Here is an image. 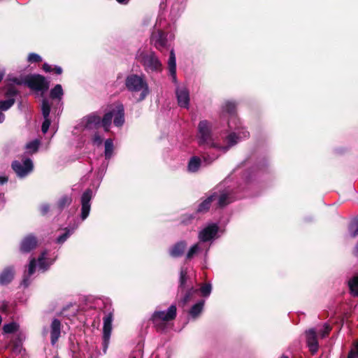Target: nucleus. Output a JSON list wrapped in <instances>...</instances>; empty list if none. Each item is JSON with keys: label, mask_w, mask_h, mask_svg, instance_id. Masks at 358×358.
Instances as JSON below:
<instances>
[{"label": "nucleus", "mask_w": 358, "mask_h": 358, "mask_svg": "<svg viewBox=\"0 0 358 358\" xmlns=\"http://www.w3.org/2000/svg\"><path fill=\"white\" fill-rule=\"evenodd\" d=\"M112 122V115L106 113L101 118L96 113H92L83 117L76 125L75 129L78 132H100L107 133L110 131Z\"/></svg>", "instance_id": "nucleus-1"}, {"label": "nucleus", "mask_w": 358, "mask_h": 358, "mask_svg": "<svg viewBox=\"0 0 358 358\" xmlns=\"http://www.w3.org/2000/svg\"><path fill=\"white\" fill-rule=\"evenodd\" d=\"M198 143L205 148H215L226 152L231 147L238 143L239 136H198Z\"/></svg>", "instance_id": "nucleus-2"}, {"label": "nucleus", "mask_w": 358, "mask_h": 358, "mask_svg": "<svg viewBox=\"0 0 358 358\" xmlns=\"http://www.w3.org/2000/svg\"><path fill=\"white\" fill-rule=\"evenodd\" d=\"M125 87L134 95L138 94L137 101H142L149 95L150 90L143 75L131 73L125 79Z\"/></svg>", "instance_id": "nucleus-3"}, {"label": "nucleus", "mask_w": 358, "mask_h": 358, "mask_svg": "<svg viewBox=\"0 0 358 358\" xmlns=\"http://www.w3.org/2000/svg\"><path fill=\"white\" fill-rule=\"evenodd\" d=\"M236 103L234 101H225L221 108V118L229 116L228 134H244L245 131L239 118L236 116Z\"/></svg>", "instance_id": "nucleus-4"}, {"label": "nucleus", "mask_w": 358, "mask_h": 358, "mask_svg": "<svg viewBox=\"0 0 358 358\" xmlns=\"http://www.w3.org/2000/svg\"><path fill=\"white\" fill-rule=\"evenodd\" d=\"M215 201H217V204L220 207H224L228 203L232 202L233 198L231 196L228 191L224 192L220 194H217L215 192L199 205L196 213H206L209 209L211 203Z\"/></svg>", "instance_id": "nucleus-5"}, {"label": "nucleus", "mask_w": 358, "mask_h": 358, "mask_svg": "<svg viewBox=\"0 0 358 358\" xmlns=\"http://www.w3.org/2000/svg\"><path fill=\"white\" fill-rule=\"evenodd\" d=\"M144 70L148 73H161L163 70V65L158 57L152 52L150 53H141L138 55Z\"/></svg>", "instance_id": "nucleus-6"}, {"label": "nucleus", "mask_w": 358, "mask_h": 358, "mask_svg": "<svg viewBox=\"0 0 358 358\" xmlns=\"http://www.w3.org/2000/svg\"><path fill=\"white\" fill-rule=\"evenodd\" d=\"M176 316V307L171 305L167 310H156L152 315V320L158 329L164 328V323L173 320Z\"/></svg>", "instance_id": "nucleus-7"}, {"label": "nucleus", "mask_w": 358, "mask_h": 358, "mask_svg": "<svg viewBox=\"0 0 358 358\" xmlns=\"http://www.w3.org/2000/svg\"><path fill=\"white\" fill-rule=\"evenodd\" d=\"M12 169L19 178H24L32 172L34 164L29 157H23L20 160H15L12 163Z\"/></svg>", "instance_id": "nucleus-8"}, {"label": "nucleus", "mask_w": 358, "mask_h": 358, "mask_svg": "<svg viewBox=\"0 0 358 358\" xmlns=\"http://www.w3.org/2000/svg\"><path fill=\"white\" fill-rule=\"evenodd\" d=\"M172 34H168L159 29L155 28L151 37V43L159 50L162 51L169 46V41L172 40Z\"/></svg>", "instance_id": "nucleus-9"}, {"label": "nucleus", "mask_w": 358, "mask_h": 358, "mask_svg": "<svg viewBox=\"0 0 358 358\" xmlns=\"http://www.w3.org/2000/svg\"><path fill=\"white\" fill-rule=\"evenodd\" d=\"M27 86L31 90L41 92H46L49 87V81L40 74L27 76Z\"/></svg>", "instance_id": "nucleus-10"}, {"label": "nucleus", "mask_w": 358, "mask_h": 358, "mask_svg": "<svg viewBox=\"0 0 358 358\" xmlns=\"http://www.w3.org/2000/svg\"><path fill=\"white\" fill-rule=\"evenodd\" d=\"M220 228L216 223H208L202 228L198 234L199 240L201 243L205 244L206 242H210L217 238L219 236Z\"/></svg>", "instance_id": "nucleus-11"}, {"label": "nucleus", "mask_w": 358, "mask_h": 358, "mask_svg": "<svg viewBox=\"0 0 358 358\" xmlns=\"http://www.w3.org/2000/svg\"><path fill=\"white\" fill-rule=\"evenodd\" d=\"M107 113H110L112 118L114 117L113 123L116 127H119L123 125L124 122V110L122 103H114Z\"/></svg>", "instance_id": "nucleus-12"}, {"label": "nucleus", "mask_w": 358, "mask_h": 358, "mask_svg": "<svg viewBox=\"0 0 358 358\" xmlns=\"http://www.w3.org/2000/svg\"><path fill=\"white\" fill-rule=\"evenodd\" d=\"M103 326V351L106 352L110 341V338L112 331V322L113 315L111 313H108L104 316Z\"/></svg>", "instance_id": "nucleus-13"}, {"label": "nucleus", "mask_w": 358, "mask_h": 358, "mask_svg": "<svg viewBox=\"0 0 358 358\" xmlns=\"http://www.w3.org/2000/svg\"><path fill=\"white\" fill-rule=\"evenodd\" d=\"M92 191L90 189H87L82 194L80 214V218L82 221H84L85 219H87L90 214L91 209L90 201L92 198Z\"/></svg>", "instance_id": "nucleus-14"}, {"label": "nucleus", "mask_w": 358, "mask_h": 358, "mask_svg": "<svg viewBox=\"0 0 358 358\" xmlns=\"http://www.w3.org/2000/svg\"><path fill=\"white\" fill-rule=\"evenodd\" d=\"M178 103L180 107L188 108L189 106V92L185 86H178L176 90Z\"/></svg>", "instance_id": "nucleus-15"}, {"label": "nucleus", "mask_w": 358, "mask_h": 358, "mask_svg": "<svg viewBox=\"0 0 358 358\" xmlns=\"http://www.w3.org/2000/svg\"><path fill=\"white\" fill-rule=\"evenodd\" d=\"M38 241L36 236L32 234L26 236L20 242V250L22 253H28L37 245Z\"/></svg>", "instance_id": "nucleus-16"}, {"label": "nucleus", "mask_w": 358, "mask_h": 358, "mask_svg": "<svg viewBox=\"0 0 358 358\" xmlns=\"http://www.w3.org/2000/svg\"><path fill=\"white\" fill-rule=\"evenodd\" d=\"M50 108L51 103L50 101L46 99H43L41 106L42 113L44 117V121L41 127V130L43 134L47 133L50 127V121L49 120V115L50 113Z\"/></svg>", "instance_id": "nucleus-17"}, {"label": "nucleus", "mask_w": 358, "mask_h": 358, "mask_svg": "<svg viewBox=\"0 0 358 358\" xmlns=\"http://www.w3.org/2000/svg\"><path fill=\"white\" fill-rule=\"evenodd\" d=\"M216 157H217V156L213 157L209 161L207 159L204 158L203 163H205V165L209 164L213 160H215V159ZM202 164H203V162L201 161V159L199 157H192L189 159V163H188V166H187L188 171L192 172V173L196 172L199 170V169L202 166Z\"/></svg>", "instance_id": "nucleus-18"}, {"label": "nucleus", "mask_w": 358, "mask_h": 358, "mask_svg": "<svg viewBox=\"0 0 358 358\" xmlns=\"http://www.w3.org/2000/svg\"><path fill=\"white\" fill-rule=\"evenodd\" d=\"M218 129V125L216 122L208 121L206 120L199 122L198 125V130L199 134H210L215 132Z\"/></svg>", "instance_id": "nucleus-19"}, {"label": "nucleus", "mask_w": 358, "mask_h": 358, "mask_svg": "<svg viewBox=\"0 0 358 358\" xmlns=\"http://www.w3.org/2000/svg\"><path fill=\"white\" fill-rule=\"evenodd\" d=\"M209 250V246H206L205 244L199 241L198 243L193 245L187 251L186 255V258L187 259H191L195 255L199 254L200 252L204 251L205 256L207 255L208 251Z\"/></svg>", "instance_id": "nucleus-20"}, {"label": "nucleus", "mask_w": 358, "mask_h": 358, "mask_svg": "<svg viewBox=\"0 0 358 358\" xmlns=\"http://www.w3.org/2000/svg\"><path fill=\"white\" fill-rule=\"evenodd\" d=\"M61 322L57 319H54L50 324V341L54 345L58 341L61 334Z\"/></svg>", "instance_id": "nucleus-21"}, {"label": "nucleus", "mask_w": 358, "mask_h": 358, "mask_svg": "<svg viewBox=\"0 0 358 358\" xmlns=\"http://www.w3.org/2000/svg\"><path fill=\"white\" fill-rule=\"evenodd\" d=\"M169 74L171 77L172 81L177 83L176 77V59L173 49L170 51L169 58L167 62Z\"/></svg>", "instance_id": "nucleus-22"}, {"label": "nucleus", "mask_w": 358, "mask_h": 358, "mask_svg": "<svg viewBox=\"0 0 358 358\" xmlns=\"http://www.w3.org/2000/svg\"><path fill=\"white\" fill-rule=\"evenodd\" d=\"M306 341L311 352L315 353L318 350V343L316 331L314 329H309L306 331Z\"/></svg>", "instance_id": "nucleus-23"}, {"label": "nucleus", "mask_w": 358, "mask_h": 358, "mask_svg": "<svg viewBox=\"0 0 358 358\" xmlns=\"http://www.w3.org/2000/svg\"><path fill=\"white\" fill-rule=\"evenodd\" d=\"M186 247L187 243L185 241H179L169 248V255L174 258L181 257L183 255Z\"/></svg>", "instance_id": "nucleus-24"}, {"label": "nucleus", "mask_w": 358, "mask_h": 358, "mask_svg": "<svg viewBox=\"0 0 358 358\" xmlns=\"http://www.w3.org/2000/svg\"><path fill=\"white\" fill-rule=\"evenodd\" d=\"M48 252L43 251L38 259V268L40 271H46L51 264H53L55 259H49L48 258Z\"/></svg>", "instance_id": "nucleus-25"}, {"label": "nucleus", "mask_w": 358, "mask_h": 358, "mask_svg": "<svg viewBox=\"0 0 358 358\" xmlns=\"http://www.w3.org/2000/svg\"><path fill=\"white\" fill-rule=\"evenodd\" d=\"M36 268V262L35 259H31L30 260L29 266H28V271L27 273H24L23 280L22 282V284L24 287H27L30 284V279L29 278L35 273Z\"/></svg>", "instance_id": "nucleus-26"}, {"label": "nucleus", "mask_w": 358, "mask_h": 358, "mask_svg": "<svg viewBox=\"0 0 358 358\" xmlns=\"http://www.w3.org/2000/svg\"><path fill=\"white\" fill-rule=\"evenodd\" d=\"M14 269L13 267L6 268L0 274V284L2 285L8 284L13 278Z\"/></svg>", "instance_id": "nucleus-27"}, {"label": "nucleus", "mask_w": 358, "mask_h": 358, "mask_svg": "<svg viewBox=\"0 0 358 358\" xmlns=\"http://www.w3.org/2000/svg\"><path fill=\"white\" fill-rule=\"evenodd\" d=\"M64 95V91L61 85H56L50 92V96L52 99H57L58 101V103L61 106L62 105V99Z\"/></svg>", "instance_id": "nucleus-28"}, {"label": "nucleus", "mask_w": 358, "mask_h": 358, "mask_svg": "<svg viewBox=\"0 0 358 358\" xmlns=\"http://www.w3.org/2000/svg\"><path fill=\"white\" fill-rule=\"evenodd\" d=\"M80 224V222H77L76 224H74L73 227L66 228V231L57 238V243L59 244H62L64 243L67 238L73 233L74 230L78 227Z\"/></svg>", "instance_id": "nucleus-29"}, {"label": "nucleus", "mask_w": 358, "mask_h": 358, "mask_svg": "<svg viewBox=\"0 0 358 358\" xmlns=\"http://www.w3.org/2000/svg\"><path fill=\"white\" fill-rule=\"evenodd\" d=\"M41 143V140L38 139H34L27 143L24 148L26 154L32 155L36 153Z\"/></svg>", "instance_id": "nucleus-30"}, {"label": "nucleus", "mask_w": 358, "mask_h": 358, "mask_svg": "<svg viewBox=\"0 0 358 358\" xmlns=\"http://www.w3.org/2000/svg\"><path fill=\"white\" fill-rule=\"evenodd\" d=\"M114 143L111 138H108L104 142V155L106 159H110L113 155L114 152Z\"/></svg>", "instance_id": "nucleus-31"}, {"label": "nucleus", "mask_w": 358, "mask_h": 358, "mask_svg": "<svg viewBox=\"0 0 358 358\" xmlns=\"http://www.w3.org/2000/svg\"><path fill=\"white\" fill-rule=\"evenodd\" d=\"M14 104L13 99L4 100L0 101V123L3 122L5 120L3 111L8 110Z\"/></svg>", "instance_id": "nucleus-32"}, {"label": "nucleus", "mask_w": 358, "mask_h": 358, "mask_svg": "<svg viewBox=\"0 0 358 358\" xmlns=\"http://www.w3.org/2000/svg\"><path fill=\"white\" fill-rule=\"evenodd\" d=\"M203 305L204 301H200L194 304L189 310V316L193 319H196L202 312Z\"/></svg>", "instance_id": "nucleus-33"}, {"label": "nucleus", "mask_w": 358, "mask_h": 358, "mask_svg": "<svg viewBox=\"0 0 358 358\" xmlns=\"http://www.w3.org/2000/svg\"><path fill=\"white\" fill-rule=\"evenodd\" d=\"M350 293L353 296H358V275L354 276L348 281Z\"/></svg>", "instance_id": "nucleus-34"}, {"label": "nucleus", "mask_w": 358, "mask_h": 358, "mask_svg": "<svg viewBox=\"0 0 358 358\" xmlns=\"http://www.w3.org/2000/svg\"><path fill=\"white\" fill-rule=\"evenodd\" d=\"M18 92L15 86L9 85L5 88V96L7 98L6 100L13 99L15 101V97L17 96Z\"/></svg>", "instance_id": "nucleus-35"}, {"label": "nucleus", "mask_w": 358, "mask_h": 358, "mask_svg": "<svg viewBox=\"0 0 358 358\" xmlns=\"http://www.w3.org/2000/svg\"><path fill=\"white\" fill-rule=\"evenodd\" d=\"M71 202L72 198L71 196L64 195L57 201V206L60 210H62L64 208L69 206Z\"/></svg>", "instance_id": "nucleus-36"}, {"label": "nucleus", "mask_w": 358, "mask_h": 358, "mask_svg": "<svg viewBox=\"0 0 358 358\" xmlns=\"http://www.w3.org/2000/svg\"><path fill=\"white\" fill-rule=\"evenodd\" d=\"M171 351L167 348H160L157 349L156 358H170Z\"/></svg>", "instance_id": "nucleus-37"}, {"label": "nucleus", "mask_w": 358, "mask_h": 358, "mask_svg": "<svg viewBox=\"0 0 358 358\" xmlns=\"http://www.w3.org/2000/svg\"><path fill=\"white\" fill-rule=\"evenodd\" d=\"M349 231L350 236L353 238L358 236V219L352 222L349 227Z\"/></svg>", "instance_id": "nucleus-38"}, {"label": "nucleus", "mask_w": 358, "mask_h": 358, "mask_svg": "<svg viewBox=\"0 0 358 358\" xmlns=\"http://www.w3.org/2000/svg\"><path fill=\"white\" fill-rule=\"evenodd\" d=\"M187 271L186 268L182 267L180 272V291L183 292V286L186 282Z\"/></svg>", "instance_id": "nucleus-39"}, {"label": "nucleus", "mask_w": 358, "mask_h": 358, "mask_svg": "<svg viewBox=\"0 0 358 358\" xmlns=\"http://www.w3.org/2000/svg\"><path fill=\"white\" fill-rule=\"evenodd\" d=\"M348 358H358V340L353 343Z\"/></svg>", "instance_id": "nucleus-40"}, {"label": "nucleus", "mask_w": 358, "mask_h": 358, "mask_svg": "<svg viewBox=\"0 0 358 358\" xmlns=\"http://www.w3.org/2000/svg\"><path fill=\"white\" fill-rule=\"evenodd\" d=\"M17 329H18V325L15 322H12V323L5 324L3 326V330L6 334H10V333L16 331L17 330Z\"/></svg>", "instance_id": "nucleus-41"}, {"label": "nucleus", "mask_w": 358, "mask_h": 358, "mask_svg": "<svg viewBox=\"0 0 358 358\" xmlns=\"http://www.w3.org/2000/svg\"><path fill=\"white\" fill-rule=\"evenodd\" d=\"M212 290V286L210 283L203 285L200 288L201 294L204 296H208Z\"/></svg>", "instance_id": "nucleus-42"}, {"label": "nucleus", "mask_w": 358, "mask_h": 358, "mask_svg": "<svg viewBox=\"0 0 358 358\" xmlns=\"http://www.w3.org/2000/svg\"><path fill=\"white\" fill-rule=\"evenodd\" d=\"M331 330V327L327 324H324L322 328L319 331V334L321 338H325L329 334Z\"/></svg>", "instance_id": "nucleus-43"}, {"label": "nucleus", "mask_w": 358, "mask_h": 358, "mask_svg": "<svg viewBox=\"0 0 358 358\" xmlns=\"http://www.w3.org/2000/svg\"><path fill=\"white\" fill-rule=\"evenodd\" d=\"M27 59L30 63H38L42 61L41 57L36 53H30Z\"/></svg>", "instance_id": "nucleus-44"}, {"label": "nucleus", "mask_w": 358, "mask_h": 358, "mask_svg": "<svg viewBox=\"0 0 358 358\" xmlns=\"http://www.w3.org/2000/svg\"><path fill=\"white\" fill-rule=\"evenodd\" d=\"M10 81L15 85H27V76L20 77V78H13L10 79Z\"/></svg>", "instance_id": "nucleus-45"}, {"label": "nucleus", "mask_w": 358, "mask_h": 358, "mask_svg": "<svg viewBox=\"0 0 358 358\" xmlns=\"http://www.w3.org/2000/svg\"><path fill=\"white\" fill-rule=\"evenodd\" d=\"M196 292H197L196 289H190L189 290H188L187 292V293L185 294V296L183 297V299L181 300L182 303L183 304H185L186 303H187L190 300L191 296L194 293H196Z\"/></svg>", "instance_id": "nucleus-46"}, {"label": "nucleus", "mask_w": 358, "mask_h": 358, "mask_svg": "<svg viewBox=\"0 0 358 358\" xmlns=\"http://www.w3.org/2000/svg\"><path fill=\"white\" fill-rule=\"evenodd\" d=\"M107 166H108V163H103V164L101 165V166L99 168V171H98V174L99 176H100L101 178H103L106 171V169H107Z\"/></svg>", "instance_id": "nucleus-47"}, {"label": "nucleus", "mask_w": 358, "mask_h": 358, "mask_svg": "<svg viewBox=\"0 0 358 358\" xmlns=\"http://www.w3.org/2000/svg\"><path fill=\"white\" fill-rule=\"evenodd\" d=\"M50 210V206L47 203H43L40 207V211L42 215H45Z\"/></svg>", "instance_id": "nucleus-48"}, {"label": "nucleus", "mask_w": 358, "mask_h": 358, "mask_svg": "<svg viewBox=\"0 0 358 358\" xmlns=\"http://www.w3.org/2000/svg\"><path fill=\"white\" fill-rule=\"evenodd\" d=\"M43 69L45 71V72H51L52 71V69L51 67V66H50L47 63H45L43 64Z\"/></svg>", "instance_id": "nucleus-49"}, {"label": "nucleus", "mask_w": 358, "mask_h": 358, "mask_svg": "<svg viewBox=\"0 0 358 358\" xmlns=\"http://www.w3.org/2000/svg\"><path fill=\"white\" fill-rule=\"evenodd\" d=\"M93 142L94 144H96L98 145H100L101 143V136H94Z\"/></svg>", "instance_id": "nucleus-50"}, {"label": "nucleus", "mask_w": 358, "mask_h": 358, "mask_svg": "<svg viewBox=\"0 0 358 358\" xmlns=\"http://www.w3.org/2000/svg\"><path fill=\"white\" fill-rule=\"evenodd\" d=\"M8 180V178L6 176H0V185H2L6 183Z\"/></svg>", "instance_id": "nucleus-51"}, {"label": "nucleus", "mask_w": 358, "mask_h": 358, "mask_svg": "<svg viewBox=\"0 0 358 358\" xmlns=\"http://www.w3.org/2000/svg\"><path fill=\"white\" fill-rule=\"evenodd\" d=\"M55 71L57 74H61L62 73V69L59 66H56Z\"/></svg>", "instance_id": "nucleus-52"}, {"label": "nucleus", "mask_w": 358, "mask_h": 358, "mask_svg": "<svg viewBox=\"0 0 358 358\" xmlns=\"http://www.w3.org/2000/svg\"><path fill=\"white\" fill-rule=\"evenodd\" d=\"M119 3L121 4H127L130 0H116Z\"/></svg>", "instance_id": "nucleus-53"}, {"label": "nucleus", "mask_w": 358, "mask_h": 358, "mask_svg": "<svg viewBox=\"0 0 358 358\" xmlns=\"http://www.w3.org/2000/svg\"><path fill=\"white\" fill-rule=\"evenodd\" d=\"M3 74L0 73V82L1 81V80L3 79Z\"/></svg>", "instance_id": "nucleus-54"}, {"label": "nucleus", "mask_w": 358, "mask_h": 358, "mask_svg": "<svg viewBox=\"0 0 358 358\" xmlns=\"http://www.w3.org/2000/svg\"><path fill=\"white\" fill-rule=\"evenodd\" d=\"M280 358H289L287 355H282Z\"/></svg>", "instance_id": "nucleus-55"}, {"label": "nucleus", "mask_w": 358, "mask_h": 358, "mask_svg": "<svg viewBox=\"0 0 358 358\" xmlns=\"http://www.w3.org/2000/svg\"><path fill=\"white\" fill-rule=\"evenodd\" d=\"M50 138L48 139V141H47V145H45V148H48V143H50Z\"/></svg>", "instance_id": "nucleus-56"}, {"label": "nucleus", "mask_w": 358, "mask_h": 358, "mask_svg": "<svg viewBox=\"0 0 358 358\" xmlns=\"http://www.w3.org/2000/svg\"><path fill=\"white\" fill-rule=\"evenodd\" d=\"M190 218H191V219H194V218H195V217H194V216H193V215H191V217H190Z\"/></svg>", "instance_id": "nucleus-57"}, {"label": "nucleus", "mask_w": 358, "mask_h": 358, "mask_svg": "<svg viewBox=\"0 0 358 358\" xmlns=\"http://www.w3.org/2000/svg\"><path fill=\"white\" fill-rule=\"evenodd\" d=\"M84 358H90V357L89 356L87 357V356L84 355Z\"/></svg>", "instance_id": "nucleus-58"}, {"label": "nucleus", "mask_w": 358, "mask_h": 358, "mask_svg": "<svg viewBox=\"0 0 358 358\" xmlns=\"http://www.w3.org/2000/svg\"><path fill=\"white\" fill-rule=\"evenodd\" d=\"M131 358H137L136 356H132Z\"/></svg>", "instance_id": "nucleus-59"}, {"label": "nucleus", "mask_w": 358, "mask_h": 358, "mask_svg": "<svg viewBox=\"0 0 358 358\" xmlns=\"http://www.w3.org/2000/svg\"><path fill=\"white\" fill-rule=\"evenodd\" d=\"M246 178L248 180H250V178H248V176L246 177Z\"/></svg>", "instance_id": "nucleus-60"}, {"label": "nucleus", "mask_w": 358, "mask_h": 358, "mask_svg": "<svg viewBox=\"0 0 358 358\" xmlns=\"http://www.w3.org/2000/svg\"><path fill=\"white\" fill-rule=\"evenodd\" d=\"M55 358H59V357H55Z\"/></svg>", "instance_id": "nucleus-61"}]
</instances>
